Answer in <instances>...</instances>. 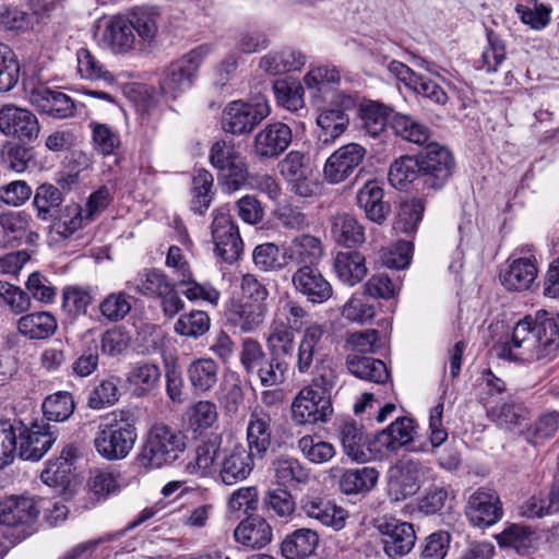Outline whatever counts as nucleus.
<instances>
[{"instance_id":"nucleus-2","label":"nucleus","mask_w":559,"mask_h":559,"mask_svg":"<svg viewBox=\"0 0 559 559\" xmlns=\"http://www.w3.org/2000/svg\"><path fill=\"white\" fill-rule=\"evenodd\" d=\"M138 438L132 415L126 411L112 412L98 426L94 437L96 452L107 461L126 459Z\"/></svg>"},{"instance_id":"nucleus-58","label":"nucleus","mask_w":559,"mask_h":559,"mask_svg":"<svg viewBox=\"0 0 559 559\" xmlns=\"http://www.w3.org/2000/svg\"><path fill=\"white\" fill-rule=\"evenodd\" d=\"M360 129L372 138L379 136L388 123L386 108L378 103H368L360 107Z\"/></svg>"},{"instance_id":"nucleus-60","label":"nucleus","mask_w":559,"mask_h":559,"mask_svg":"<svg viewBox=\"0 0 559 559\" xmlns=\"http://www.w3.org/2000/svg\"><path fill=\"white\" fill-rule=\"evenodd\" d=\"M70 453V450L63 451L58 459L48 462L40 474L43 483L50 487H67L70 484L72 468Z\"/></svg>"},{"instance_id":"nucleus-20","label":"nucleus","mask_w":559,"mask_h":559,"mask_svg":"<svg viewBox=\"0 0 559 559\" xmlns=\"http://www.w3.org/2000/svg\"><path fill=\"white\" fill-rule=\"evenodd\" d=\"M292 282L295 289L313 304H322L333 294L331 284L311 265L300 266L293 274Z\"/></svg>"},{"instance_id":"nucleus-36","label":"nucleus","mask_w":559,"mask_h":559,"mask_svg":"<svg viewBox=\"0 0 559 559\" xmlns=\"http://www.w3.org/2000/svg\"><path fill=\"white\" fill-rule=\"evenodd\" d=\"M348 371L357 378L374 383H384L389 379L385 364L370 356L348 353L346 356Z\"/></svg>"},{"instance_id":"nucleus-5","label":"nucleus","mask_w":559,"mask_h":559,"mask_svg":"<svg viewBox=\"0 0 559 559\" xmlns=\"http://www.w3.org/2000/svg\"><path fill=\"white\" fill-rule=\"evenodd\" d=\"M175 284L164 272L151 269L145 270L134 281H129L127 287L135 293L160 300L163 313L174 318L185 308V302L178 296Z\"/></svg>"},{"instance_id":"nucleus-27","label":"nucleus","mask_w":559,"mask_h":559,"mask_svg":"<svg viewBox=\"0 0 559 559\" xmlns=\"http://www.w3.org/2000/svg\"><path fill=\"white\" fill-rule=\"evenodd\" d=\"M55 440L46 425L34 424L29 428H24L19 436V456L23 460L38 461Z\"/></svg>"},{"instance_id":"nucleus-6","label":"nucleus","mask_w":559,"mask_h":559,"mask_svg":"<svg viewBox=\"0 0 559 559\" xmlns=\"http://www.w3.org/2000/svg\"><path fill=\"white\" fill-rule=\"evenodd\" d=\"M271 112L267 98L258 95L250 102L234 100L223 110L222 126L226 132L241 135L250 133Z\"/></svg>"},{"instance_id":"nucleus-30","label":"nucleus","mask_w":559,"mask_h":559,"mask_svg":"<svg viewBox=\"0 0 559 559\" xmlns=\"http://www.w3.org/2000/svg\"><path fill=\"white\" fill-rule=\"evenodd\" d=\"M340 439L345 454L356 463H366L373 457L362 427L355 421H345L340 427Z\"/></svg>"},{"instance_id":"nucleus-54","label":"nucleus","mask_w":559,"mask_h":559,"mask_svg":"<svg viewBox=\"0 0 559 559\" xmlns=\"http://www.w3.org/2000/svg\"><path fill=\"white\" fill-rule=\"evenodd\" d=\"M32 223V216L25 211L4 210L0 212V231L10 241L22 240Z\"/></svg>"},{"instance_id":"nucleus-22","label":"nucleus","mask_w":559,"mask_h":559,"mask_svg":"<svg viewBox=\"0 0 559 559\" xmlns=\"http://www.w3.org/2000/svg\"><path fill=\"white\" fill-rule=\"evenodd\" d=\"M267 306L248 300H231L226 317L228 323L241 333H253L264 323Z\"/></svg>"},{"instance_id":"nucleus-37","label":"nucleus","mask_w":559,"mask_h":559,"mask_svg":"<svg viewBox=\"0 0 559 559\" xmlns=\"http://www.w3.org/2000/svg\"><path fill=\"white\" fill-rule=\"evenodd\" d=\"M318 544L317 532L310 528H299L285 537L281 550L286 559H304L313 554Z\"/></svg>"},{"instance_id":"nucleus-1","label":"nucleus","mask_w":559,"mask_h":559,"mask_svg":"<svg viewBox=\"0 0 559 559\" xmlns=\"http://www.w3.org/2000/svg\"><path fill=\"white\" fill-rule=\"evenodd\" d=\"M559 349V316L538 311L535 319L525 317L513 328L504 350L516 361L552 359Z\"/></svg>"},{"instance_id":"nucleus-52","label":"nucleus","mask_w":559,"mask_h":559,"mask_svg":"<svg viewBox=\"0 0 559 559\" xmlns=\"http://www.w3.org/2000/svg\"><path fill=\"white\" fill-rule=\"evenodd\" d=\"M213 182L214 178L212 174L206 169L198 170L193 177L191 189V209L194 213L202 215L210 207L213 199Z\"/></svg>"},{"instance_id":"nucleus-49","label":"nucleus","mask_w":559,"mask_h":559,"mask_svg":"<svg viewBox=\"0 0 559 559\" xmlns=\"http://www.w3.org/2000/svg\"><path fill=\"white\" fill-rule=\"evenodd\" d=\"M160 376L162 372L157 365L143 362L135 365L131 369L127 381L138 395H143L157 386Z\"/></svg>"},{"instance_id":"nucleus-3","label":"nucleus","mask_w":559,"mask_h":559,"mask_svg":"<svg viewBox=\"0 0 559 559\" xmlns=\"http://www.w3.org/2000/svg\"><path fill=\"white\" fill-rule=\"evenodd\" d=\"M185 448L180 432L165 425H155L147 432L138 460L145 468H159L176 461Z\"/></svg>"},{"instance_id":"nucleus-59","label":"nucleus","mask_w":559,"mask_h":559,"mask_svg":"<svg viewBox=\"0 0 559 559\" xmlns=\"http://www.w3.org/2000/svg\"><path fill=\"white\" fill-rule=\"evenodd\" d=\"M211 326L209 314L202 310H192L189 313L181 314L174 325L177 334L198 338L204 335Z\"/></svg>"},{"instance_id":"nucleus-43","label":"nucleus","mask_w":559,"mask_h":559,"mask_svg":"<svg viewBox=\"0 0 559 559\" xmlns=\"http://www.w3.org/2000/svg\"><path fill=\"white\" fill-rule=\"evenodd\" d=\"M295 334L292 325L275 316L266 337V345L273 355H290L294 349Z\"/></svg>"},{"instance_id":"nucleus-4","label":"nucleus","mask_w":559,"mask_h":559,"mask_svg":"<svg viewBox=\"0 0 559 559\" xmlns=\"http://www.w3.org/2000/svg\"><path fill=\"white\" fill-rule=\"evenodd\" d=\"M211 50V46L201 45L173 61L162 73L159 80L162 94L175 99L188 91L192 86L201 63Z\"/></svg>"},{"instance_id":"nucleus-38","label":"nucleus","mask_w":559,"mask_h":559,"mask_svg":"<svg viewBox=\"0 0 559 559\" xmlns=\"http://www.w3.org/2000/svg\"><path fill=\"white\" fill-rule=\"evenodd\" d=\"M305 63L306 57L300 51L283 49L281 51H271L263 56L259 67L269 74L277 75L300 70Z\"/></svg>"},{"instance_id":"nucleus-13","label":"nucleus","mask_w":559,"mask_h":559,"mask_svg":"<svg viewBox=\"0 0 559 559\" xmlns=\"http://www.w3.org/2000/svg\"><path fill=\"white\" fill-rule=\"evenodd\" d=\"M41 499L31 496H10L0 500V524L29 527L39 516Z\"/></svg>"},{"instance_id":"nucleus-14","label":"nucleus","mask_w":559,"mask_h":559,"mask_svg":"<svg viewBox=\"0 0 559 559\" xmlns=\"http://www.w3.org/2000/svg\"><path fill=\"white\" fill-rule=\"evenodd\" d=\"M366 153V148L357 143H348L340 147L324 164V179L331 185L343 182L362 163Z\"/></svg>"},{"instance_id":"nucleus-15","label":"nucleus","mask_w":559,"mask_h":559,"mask_svg":"<svg viewBox=\"0 0 559 559\" xmlns=\"http://www.w3.org/2000/svg\"><path fill=\"white\" fill-rule=\"evenodd\" d=\"M538 275V262L534 255L510 258L501 269L499 278L508 292L532 289Z\"/></svg>"},{"instance_id":"nucleus-63","label":"nucleus","mask_w":559,"mask_h":559,"mask_svg":"<svg viewBox=\"0 0 559 559\" xmlns=\"http://www.w3.org/2000/svg\"><path fill=\"white\" fill-rule=\"evenodd\" d=\"M131 308V297L123 292L110 293L99 304L102 316L110 322L123 320Z\"/></svg>"},{"instance_id":"nucleus-17","label":"nucleus","mask_w":559,"mask_h":559,"mask_svg":"<svg viewBox=\"0 0 559 559\" xmlns=\"http://www.w3.org/2000/svg\"><path fill=\"white\" fill-rule=\"evenodd\" d=\"M292 142V130L283 122H273L261 129L253 140V154L260 159H271L284 153Z\"/></svg>"},{"instance_id":"nucleus-18","label":"nucleus","mask_w":559,"mask_h":559,"mask_svg":"<svg viewBox=\"0 0 559 559\" xmlns=\"http://www.w3.org/2000/svg\"><path fill=\"white\" fill-rule=\"evenodd\" d=\"M136 38L127 15L116 14L104 22L100 44L114 55H124L133 50Z\"/></svg>"},{"instance_id":"nucleus-23","label":"nucleus","mask_w":559,"mask_h":559,"mask_svg":"<svg viewBox=\"0 0 559 559\" xmlns=\"http://www.w3.org/2000/svg\"><path fill=\"white\" fill-rule=\"evenodd\" d=\"M219 476L224 484L234 485L246 479L252 471L255 457L243 445L235 444L222 451Z\"/></svg>"},{"instance_id":"nucleus-57","label":"nucleus","mask_w":559,"mask_h":559,"mask_svg":"<svg viewBox=\"0 0 559 559\" xmlns=\"http://www.w3.org/2000/svg\"><path fill=\"white\" fill-rule=\"evenodd\" d=\"M177 286L180 288L181 294L190 301L209 302L217 305L219 293L210 283H199L193 276L192 272L188 276L178 281Z\"/></svg>"},{"instance_id":"nucleus-25","label":"nucleus","mask_w":559,"mask_h":559,"mask_svg":"<svg viewBox=\"0 0 559 559\" xmlns=\"http://www.w3.org/2000/svg\"><path fill=\"white\" fill-rule=\"evenodd\" d=\"M301 509L308 518L317 520L320 524L341 531L347 519V512L333 501L321 497H307L302 500Z\"/></svg>"},{"instance_id":"nucleus-21","label":"nucleus","mask_w":559,"mask_h":559,"mask_svg":"<svg viewBox=\"0 0 559 559\" xmlns=\"http://www.w3.org/2000/svg\"><path fill=\"white\" fill-rule=\"evenodd\" d=\"M29 98L39 111L57 119L72 117L75 112V105L70 96L45 85L33 88Z\"/></svg>"},{"instance_id":"nucleus-12","label":"nucleus","mask_w":559,"mask_h":559,"mask_svg":"<svg viewBox=\"0 0 559 559\" xmlns=\"http://www.w3.org/2000/svg\"><path fill=\"white\" fill-rule=\"evenodd\" d=\"M426 469L423 464L412 460L392 466L388 473V492L391 499L401 501L415 495Z\"/></svg>"},{"instance_id":"nucleus-31","label":"nucleus","mask_w":559,"mask_h":559,"mask_svg":"<svg viewBox=\"0 0 559 559\" xmlns=\"http://www.w3.org/2000/svg\"><path fill=\"white\" fill-rule=\"evenodd\" d=\"M325 333V326L318 322L310 323L302 331L296 360V367L300 373H307L311 369Z\"/></svg>"},{"instance_id":"nucleus-62","label":"nucleus","mask_w":559,"mask_h":559,"mask_svg":"<svg viewBox=\"0 0 559 559\" xmlns=\"http://www.w3.org/2000/svg\"><path fill=\"white\" fill-rule=\"evenodd\" d=\"M0 306H5L15 316L27 312L32 307L31 297L20 287L0 281Z\"/></svg>"},{"instance_id":"nucleus-55","label":"nucleus","mask_w":559,"mask_h":559,"mask_svg":"<svg viewBox=\"0 0 559 559\" xmlns=\"http://www.w3.org/2000/svg\"><path fill=\"white\" fill-rule=\"evenodd\" d=\"M120 378L110 376L99 381L90 392L87 406L92 409H103L112 406L119 401Z\"/></svg>"},{"instance_id":"nucleus-7","label":"nucleus","mask_w":559,"mask_h":559,"mask_svg":"<svg viewBox=\"0 0 559 559\" xmlns=\"http://www.w3.org/2000/svg\"><path fill=\"white\" fill-rule=\"evenodd\" d=\"M212 216L211 234L215 252L224 262L233 263L239 259L243 247L238 227L224 207L213 211Z\"/></svg>"},{"instance_id":"nucleus-64","label":"nucleus","mask_w":559,"mask_h":559,"mask_svg":"<svg viewBox=\"0 0 559 559\" xmlns=\"http://www.w3.org/2000/svg\"><path fill=\"white\" fill-rule=\"evenodd\" d=\"M218 402L228 414H236L243 402L241 381L236 374L226 377L222 383Z\"/></svg>"},{"instance_id":"nucleus-24","label":"nucleus","mask_w":559,"mask_h":559,"mask_svg":"<svg viewBox=\"0 0 559 559\" xmlns=\"http://www.w3.org/2000/svg\"><path fill=\"white\" fill-rule=\"evenodd\" d=\"M234 538L248 549H262L272 542L273 530L265 519L249 515L236 526Z\"/></svg>"},{"instance_id":"nucleus-46","label":"nucleus","mask_w":559,"mask_h":559,"mask_svg":"<svg viewBox=\"0 0 559 559\" xmlns=\"http://www.w3.org/2000/svg\"><path fill=\"white\" fill-rule=\"evenodd\" d=\"M391 128L397 136L417 145L425 144L430 138V129L407 115H394Z\"/></svg>"},{"instance_id":"nucleus-33","label":"nucleus","mask_w":559,"mask_h":559,"mask_svg":"<svg viewBox=\"0 0 559 559\" xmlns=\"http://www.w3.org/2000/svg\"><path fill=\"white\" fill-rule=\"evenodd\" d=\"M127 17L141 41L151 44L155 40L160 17L158 7L148 4L133 7L128 11Z\"/></svg>"},{"instance_id":"nucleus-32","label":"nucleus","mask_w":559,"mask_h":559,"mask_svg":"<svg viewBox=\"0 0 559 559\" xmlns=\"http://www.w3.org/2000/svg\"><path fill=\"white\" fill-rule=\"evenodd\" d=\"M356 201L367 218L377 224H382L390 213V206L383 202V189L377 181L366 182L357 192Z\"/></svg>"},{"instance_id":"nucleus-16","label":"nucleus","mask_w":559,"mask_h":559,"mask_svg":"<svg viewBox=\"0 0 559 559\" xmlns=\"http://www.w3.org/2000/svg\"><path fill=\"white\" fill-rule=\"evenodd\" d=\"M0 131L8 136L32 141L37 139L40 127L31 110L7 104L0 108Z\"/></svg>"},{"instance_id":"nucleus-61","label":"nucleus","mask_w":559,"mask_h":559,"mask_svg":"<svg viewBox=\"0 0 559 559\" xmlns=\"http://www.w3.org/2000/svg\"><path fill=\"white\" fill-rule=\"evenodd\" d=\"M274 472L277 483L284 487L304 484L309 478L308 471L293 457L277 460L274 463Z\"/></svg>"},{"instance_id":"nucleus-41","label":"nucleus","mask_w":559,"mask_h":559,"mask_svg":"<svg viewBox=\"0 0 559 559\" xmlns=\"http://www.w3.org/2000/svg\"><path fill=\"white\" fill-rule=\"evenodd\" d=\"M76 70L83 80L92 82H104L108 85L116 83L115 75L87 48L83 47L76 51Z\"/></svg>"},{"instance_id":"nucleus-50","label":"nucleus","mask_w":559,"mask_h":559,"mask_svg":"<svg viewBox=\"0 0 559 559\" xmlns=\"http://www.w3.org/2000/svg\"><path fill=\"white\" fill-rule=\"evenodd\" d=\"M63 202L60 189L50 183H43L35 190L33 206L37 218L47 221L52 216V211L57 210Z\"/></svg>"},{"instance_id":"nucleus-26","label":"nucleus","mask_w":559,"mask_h":559,"mask_svg":"<svg viewBox=\"0 0 559 559\" xmlns=\"http://www.w3.org/2000/svg\"><path fill=\"white\" fill-rule=\"evenodd\" d=\"M271 415L262 408L255 407L250 414L247 426V442L249 452L262 459L272 443Z\"/></svg>"},{"instance_id":"nucleus-47","label":"nucleus","mask_w":559,"mask_h":559,"mask_svg":"<svg viewBox=\"0 0 559 559\" xmlns=\"http://www.w3.org/2000/svg\"><path fill=\"white\" fill-rule=\"evenodd\" d=\"M414 423L401 417L393 421L378 437L379 442L389 451H396L413 440Z\"/></svg>"},{"instance_id":"nucleus-39","label":"nucleus","mask_w":559,"mask_h":559,"mask_svg":"<svg viewBox=\"0 0 559 559\" xmlns=\"http://www.w3.org/2000/svg\"><path fill=\"white\" fill-rule=\"evenodd\" d=\"M187 376L192 389L203 394L216 385L218 366L212 358H198L188 366Z\"/></svg>"},{"instance_id":"nucleus-56","label":"nucleus","mask_w":559,"mask_h":559,"mask_svg":"<svg viewBox=\"0 0 559 559\" xmlns=\"http://www.w3.org/2000/svg\"><path fill=\"white\" fill-rule=\"evenodd\" d=\"M93 148L103 156L114 155L120 146V134L106 123L91 121Z\"/></svg>"},{"instance_id":"nucleus-42","label":"nucleus","mask_w":559,"mask_h":559,"mask_svg":"<svg viewBox=\"0 0 559 559\" xmlns=\"http://www.w3.org/2000/svg\"><path fill=\"white\" fill-rule=\"evenodd\" d=\"M349 123V118L344 109L329 108L322 110L317 117V124L320 128L319 140L323 144H331L340 138Z\"/></svg>"},{"instance_id":"nucleus-53","label":"nucleus","mask_w":559,"mask_h":559,"mask_svg":"<svg viewBox=\"0 0 559 559\" xmlns=\"http://www.w3.org/2000/svg\"><path fill=\"white\" fill-rule=\"evenodd\" d=\"M418 176H420L419 156H401L390 166L389 181L397 189H404Z\"/></svg>"},{"instance_id":"nucleus-45","label":"nucleus","mask_w":559,"mask_h":559,"mask_svg":"<svg viewBox=\"0 0 559 559\" xmlns=\"http://www.w3.org/2000/svg\"><path fill=\"white\" fill-rule=\"evenodd\" d=\"M487 414L492 421L507 430L519 429L522 431V428L527 425L526 412L520 405L510 402L488 407Z\"/></svg>"},{"instance_id":"nucleus-48","label":"nucleus","mask_w":559,"mask_h":559,"mask_svg":"<svg viewBox=\"0 0 559 559\" xmlns=\"http://www.w3.org/2000/svg\"><path fill=\"white\" fill-rule=\"evenodd\" d=\"M41 409L48 420L61 423L72 416L75 409V403L70 392L58 391L44 400Z\"/></svg>"},{"instance_id":"nucleus-11","label":"nucleus","mask_w":559,"mask_h":559,"mask_svg":"<svg viewBox=\"0 0 559 559\" xmlns=\"http://www.w3.org/2000/svg\"><path fill=\"white\" fill-rule=\"evenodd\" d=\"M465 514L475 527L487 528L496 524L503 515L499 495L489 488H478L468 497Z\"/></svg>"},{"instance_id":"nucleus-44","label":"nucleus","mask_w":559,"mask_h":559,"mask_svg":"<svg viewBox=\"0 0 559 559\" xmlns=\"http://www.w3.org/2000/svg\"><path fill=\"white\" fill-rule=\"evenodd\" d=\"M379 473L372 467L347 469L341 476L340 489L345 495H356L371 490L378 481Z\"/></svg>"},{"instance_id":"nucleus-10","label":"nucleus","mask_w":559,"mask_h":559,"mask_svg":"<svg viewBox=\"0 0 559 559\" xmlns=\"http://www.w3.org/2000/svg\"><path fill=\"white\" fill-rule=\"evenodd\" d=\"M419 164L424 183L433 189L443 187L455 167L450 151L437 143L429 144L426 152L419 155Z\"/></svg>"},{"instance_id":"nucleus-34","label":"nucleus","mask_w":559,"mask_h":559,"mask_svg":"<svg viewBox=\"0 0 559 559\" xmlns=\"http://www.w3.org/2000/svg\"><path fill=\"white\" fill-rule=\"evenodd\" d=\"M58 329L55 316L48 311H38L22 316L16 321L17 332L29 340H45Z\"/></svg>"},{"instance_id":"nucleus-19","label":"nucleus","mask_w":559,"mask_h":559,"mask_svg":"<svg viewBox=\"0 0 559 559\" xmlns=\"http://www.w3.org/2000/svg\"><path fill=\"white\" fill-rule=\"evenodd\" d=\"M222 443L219 435H211L202 439L190 455L185 471L200 477L212 475L218 466V459L223 451Z\"/></svg>"},{"instance_id":"nucleus-29","label":"nucleus","mask_w":559,"mask_h":559,"mask_svg":"<svg viewBox=\"0 0 559 559\" xmlns=\"http://www.w3.org/2000/svg\"><path fill=\"white\" fill-rule=\"evenodd\" d=\"M322 255L323 247L321 240L311 235L296 237L290 245L283 250V259L285 262H294L300 266H314Z\"/></svg>"},{"instance_id":"nucleus-40","label":"nucleus","mask_w":559,"mask_h":559,"mask_svg":"<svg viewBox=\"0 0 559 559\" xmlns=\"http://www.w3.org/2000/svg\"><path fill=\"white\" fill-rule=\"evenodd\" d=\"M331 233L337 243L346 247L365 241L364 227L356 217L347 213H337L331 218Z\"/></svg>"},{"instance_id":"nucleus-35","label":"nucleus","mask_w":559,"mask_h":559,"mask_svg":"<svg viewBox=\"0 0 559 559\" xmlns=\"http://www.w3.org/2000/svg\"><path fill=\"white\" fill-rule=\"evenodd\" d=\"M334 272L341 282L355 286L367 275L365 257L357 251H341L334 258Z\"/></svg>"},{"instance_id":"nucleus-28","label":"nucleus","mask_w":559,"mask_h":559,"mask_svg":"<svg viewBox=\"0 0 559 559\" xmlns=\"http://www.w3.org/2000/svg\"><path fill=\"white\" fill-rule=\"evenodd\" d=\"M110 201V190L105 186L100 187L90 195L84 210L76 212L69 223L66 221L57 223L53 231L62 238L70 237L81 226L83 218L93 221L97 214L109 205Z\"/></svg>"},{"instance_id":"nucleus-51","label":"nucleus","mask_w":559,"mask_h":559,"mask_svg":"<svg viewBox=\"0 0 559 559\" xmlns=\"http://www.w3.org/2000/svg\"><path fill=\"white\" fill-rule=\"evenodd\" d=\"M297 447L302 455L314 464H323L334 457L336 451L331 442L324 441L316 435H306L301 437Z\"/></svg>"},{"instance_id":"nucleus-8","label":"nucleus","mask_w":559,"mask_h":559,"mask_svg":"<svg viewBox=\"0 0 559 559\" xmlns=\"http://www.w3.org/2000/svg\"><path fill=\"white\" fill-rule=\"evenodd\" d=\"M332 414L330 396L310 385L302 388L292 404V417L300 425L326 423Z\"/></svg>"},{"instance_id":"nucleus-9","label":"nucleus","mask_w":559,"mask_h":559,"mask_svg":"<svg viewBox=\"0 0 559 559\" xmlns=\"http://www.w3.org/2000/svg\"><path fill=\"white\" fill-rule=\"evenodd\" d=\"M376 527L382 536L384 551L391 558L406 556L416 544V532L412 523L383 516L378 520Z\"/></svg>"}]
</instances>
